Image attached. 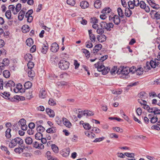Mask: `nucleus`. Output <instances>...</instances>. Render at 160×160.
I'll return each instance as SVG.
<instances>
[{"mask_svg":"<svg viewBox=\"0 0 160 160\" xmlns=\"http://www.w3.org/2000/svg\"><path fill=\"white\" fill-rule=\"evenodd\" d=\"M156 60H158L157 58L154 59V61L151 60L150 62L147 61L146 62L145 66L144 67L145 71L148 72L151 69V67L155 68L156 67H160V63L159 62H156Z\"/></svg>","mask_w":160,"mask_h":160,"instance_id":"obj_1","label":"nucleus"},{"mask_svg":"<svg viewBox=\"0 0 160 160\" xmlns=\"http://www.w3.org/2000/svg\"><path fill=\"white\" fill-rule=\"evenodd\" d=\"M129 72V67H120L118 68L116 72V73L118 74H121V77L123 78H127L129 77L128 74Z\"/></svg>","mask_w":160,"mask_h":160,"instance_id":"obj_2","label":"nucleus"},{"mask_svg":"<svg viewBox=\"0 0 160 160\" xmlns=\"http://www.w3.org/2000/svg\"><path fill=\"white\" fill-rule=\"evenodd\" d=\"M23 143V141L21 138L17 137L14 139L11 140L10 143L9 144V147L11 148H12L16 146L17 144H18L20 146L23 148V149L27 148L25 146L22 145Z\"/></svg>","mask_w":160,"mask_h":160,"instance_id":"obj_3","label":"nucleus"},{"mask_svg":"<svg viewBox=\"0 0 160 160\" xmlns=\"http://www.w3.org/2000/svg\"><path fill=\"white\" fill-rule=\"evenodd\" d=\"M70 65V63L68 62L65 60H61L58 63L59 67L63 70H67Z\"/></svg>","mask_w":160,"mask_h":160,"instance_id":"obj_4","label":"nucleus"},{"mask_svg":"<svg viewBox=\"0 0 160 160\" xmlns=\"http://www.w3.org/2000/svg\"><path fill=\"white\" fill-rule=\"evenodd\" d=\"M97 70L98 71L102 72V74L105 75L107 74L110 71V68L108 67H105L103 63L101 64L99 67L97 68Z\"/></svg>","mask_w":160,"mask_h":160,"instance_id":"obj_5","label":"nucleus"},{"mask_svg":"<svg viewBox=\"0 0 160 160\" xmlns=\"http://www.w3.org/2000/svg\"><path fill=\"white\" fill-rule=\"evenodd\" d=\"M10 63L9 60L7 58L3 59L2 62L0 63V75L2 72V71L4 69L5 66H8Z\"/></svg>","mask_w":160,"mask_h":160,"instance_id":"obj_6","label":"nucleus"},{"mask_svg":"<svg viewBox=\"0 0 160 160\" xmlns=\"http://www.w3.org/2000/svg\"><path fill=\"white\" fill-rule=\"evenodd\" d=\"M4 87L6 88H10L11 91L12 90V87H14L15 86V83L12 80H9L8 81H5L4 82Z\"/></svg>","mask_w":160,"mask_h":160,"instance_id":"obj_7","label":"nucleus"},{"mask_svg":"<svg viewBox=\"0 0 160 160\" xmlns=\"http://www.w3.org/2000/svg\"><path fill=\"white\" fill-rule=\"evenodd\" d=\"M1 95L6 99L10 101H12L14 99L13 98L10 97V94L9 92H4L3 93H0Z\"/></svg>","mask_w":160,"mask_h":160,"instance_id":"obj_8","label":"nucleus"},{"mask_svg":"<svg viewBox=\"0 0 160 160\" xmlns=\"http://www.w3.org/2000/svg\"><path fill=\"white\" fill-rule=\"evenodd\" d=\"M50 50L51 52H58L59 47L58 44L56 42L52 43L51 47Z\"/></svg>","mask_w":160,"mask_h":160,"instance_id":"obj_9","label":"nucleus"},{"mask_svg":"<svg viewBox=\"0 0 160 160\" xmlns=\"http://www.w3.org/2000/svg\"><path fill=\"white\" fill-rule=\"evenodd\" d=\"M70 151V149L69 148H67L65 149L62 150L60 151V153L63 156L67 157L69 155Z\"/></svg>","mask_w":160,"mask_h":160,"instance_id":"obj_10","label":"nucleus"},{"mask_svg":"<svg viewBox=\"0 0 160 160\" xmlns=\"http://www.w3.org/2000/svg\"><path fill=\"white\" fill-rule=\"evenodd\" d=\"M26 10V8L25 9V10H24V8H23L19 12L18 16V18L19 20L22 21V20L25 16Z\"/></svg>","mask_w":160,"mask_h":160,"instance_id":"obj_11","label":"nucleus"},{"mask_svg":"<svg viewBox=\"0 0 160 160\" xmlns=\"http://www.w3.org/2000/svg\"><path fill=\"white\" fill-rule=\"evenodd\" d=\"M48 45L47 43L45 44H43L42 46L41 52L43 54H45L47 52L48 50Z\"/></svg>","mask_w":160,"mask_h":160,"instance_id":"obj_12","label":"nucleus"},{"mask_svg":"<svg viewBox=\"0 0 160 160\" xmlns=\"http://www.w3.org/2000/svg\"><path fill=\"white\" fill-rule=\"evenodd\" d=\"M102 48V45L101 44H96L94 47L93 50V53L96 54L97 53L100 51Z\"/></svg>","mask_w":160,"mask_h":160,"instance_id":"obj_13","label":"nucleus"},{"mask_svg":"<svg viewBox=\"0 0 160 160\" xmlns=\"http://www.w3.org/2000/svg\"><path fill=\"white\" fill-rule=\"evenodd\" d=\"M46 112L47 113L49 116L50 117L53 118L55 116L54 112L52 110L49 108H47L46 109Z\"/></svg>","mask_w":160,"mask_h":160,"instance_id":"obj_14","label":"nucleus"},{"mask_svg":"<svg viewBox=\"0 0 160 160\" xmlns=\"http://www.w3.org/2000/svg\"><path fill=\"white\" fill-rule=\"evenodd\" d=\"M62 121L63 124L67 127L68 128L71 127L72 124L67 118H62Z\"/></svg>","mask_w":160,"mask_h":160,"instance_id":"obj_15","label":"nucleus"},{"mask_svg":"<svg viewBox=\"0 0 160 160\" xmlns=\"http://www.w3.org/2000/svg\"><path fill=\"white\" fill-rule=\"evenodd\" d=\"M130 9L128 8H125V16L127 17H130L132 14V12Z\"/></svg>","mask_w":160,"mask_h":160,"instance_id":"obj_16","label":"nucleus"},{"mask_svg":"<svg viewBox=\"0 0 160 160\" xmlns=\"http://www.w3.org/2000/svg\"><path fill=\"white\" fill-rule=\"evenodd\" d=\"M57 131V129L56 127H52L48 128L46 130V132L49 133H55Z\"/></svg>","mask_w":160,"mask_h":160,"instance_id":"obj_17","label":"nucleus"},{"mask_svg":"<svg viewBox=\"0 0 160 160\" xmlns=\"http://www.w3.org/2000/svg\"><path fill=\"white\" fill-rule=\"evenodd\" d=\"M22 30L23 33H27L30 31L29 27L27 25H24L22 27Z\"/></svg>","mask_w":160,"mask_h":160,"instance_id":"obj_18","label":"nucleus"},{"mask_svg":"<svg viewBox=\"0 0 160 160\" xmlns=\"http://www.w3.org/2000/svg\"><path fill=\"white\" fill-rule=\"evenodd\" d=\"M121 22V20L118 16L117 15H115L114 16V21L113 22L115 24L117 25H119Z\"/></svg>","mask_w":160,"mask_h":160,"instance_id":"obj_19","label":"nucleus"},{"mask_svg":"<svg viewBox=\"0 0 160 160\" xmlns=\"http://www.w3.org/2000/svg\"><path fill=\"white\" fill-rule=\"evenodd\" d=\"M80 6L82 8L85 9L89 6V4L88 2L86 1H83L81 2Z\"/></svg>","mask_w":160,"mask_h":160,"instance_id":"obj_20","label":"nucleus"},{"mask_svg":"<svg viewBox=\"0 0 160 160\" xmlns=\"http://www.w3.org/2000/svg\"><path fill=\"white\" fill-rule=\"evenodd\" d=\"M46 155L47 156L48 160H58L57 158L53 157L51 156V153L49 151H47Z\"/></svg>","mask_w":160,"mask_h":160,"instance_id":"obj_21","label":"nucleus"},{"mask_svg":"<svg viewBox=\"0 0 160 160\" xmlns=\"http://www.w3.org/2000/svg\"><path fill=\"white\" fill-rule=\"evenodd\" d=\"M47 96V92L46 91L42 89L40 91L39 97L42 98H45Z\"/></svg>","mask_w":160,"mask_h":160,"instance_id":"obj_22","label":"nucleus"},{"mask_svg":"<svg viewBox=\"0 0 160 160\" xmlns=\"http://www.w3.org/2000/svg\"><path fill=\"white\" fill-rule=\"evenodd\" d=\"M138 97L141 98L145 99L148 98V94L144 92H141L138 94Z\"/></svg>","mask_w":160,"mask_h":160,"instance_id":"obj_23","label":"nucleus"},{"mask_svg":"<svg viewBox=\"0 0 160 160\" xmlns=\"http://www.w3.org/2000/svg\"><path fill=\"white\" fill-rule=\"evenodd\" d=\"M102 2L101 1L97 0L95 1L94 7L97 9L100 8L101 7Z\"/></svg>","mask_w":160,"mask_h":160,"instance_id":"obj_24","label":"nucleus"},{"mask_svg":"<svg viewBox=\"0 0 160 160\" xmlns=\"http://www.w3.org/2000/svg\"><path fill=\"white\" fill-rule=\"evenodd\" d=\"M25 60L27 61H31L32 60V55L30 53L26 54L24 56Z\"/></svg>","mask_w":160,"mask_h":160,"instance_id":"obj_25","label":"nucleus"},{"mask_svg":"<svg viewBox=\"0 0 160 160\" xmlns=\"http://www.w3.org/2000/svg\"><path fill=\"white\" fill-rule=\"evenodd\" d=\"M5 15L6 17L9 20L13 19V18L11 17L12 13L10 10L7 11L5 12Z\"/></svg>","mask_w":160,"mask_h":160,"instance_id":"obj_26","label":"nucleus"},{"mask_svg":"<svg viewBox=\"0 0 160 160\" xmlns=\"http://www.w3.org/2000/svg\"><path fill=\"white\" fill-rule=\"evenodd\" d=\"M6 54V51L3 49H0V61L1 60L2 58Z\"/></svg>","mask_w":160,"mask_h":160,"instance_id":"obj_27","label":"nucleus"},{"mask_svg":"<svg viewBox=\"0 0 160 160\" xmlns=\"http://www.w3.org/2000/svg\"><path fill=\"white\" fill-rule=\"evenodd\" d=\"M28 74L29 77L33 78L35 76V73L32 69H28Z\"/></svg>","mask_w":160,"mask_h":160,"instance_id":"obj_28","label":"nucleus"},{"mask_svg":"<svg viewBox=\"0 0 160 160\" xmlns=\"http://www.w3.org/2000/svg\"><path fill=\"white\" fill-rule=\"evenodd\" d=\"M37 131L38 132H44L45 130V128L41 125H37Z\"/></svg>","mask_w":160,"mask_h":160,"instance_id":"obj_29","label":"nucleus"},{"mask_svg":"<svg viewBox=\"0 0 160 160\" xmlns=\"http://www.w3.org/2000/svg\"><path fill=\"white\" fill-rule=\"evenodd\" d=\"M27 45L29 47H31L33 43V39L31 38L27 39L26 42Z\"/></svg>","mask_w":160,"mask_h":160,"instance_id":"obj_30","label":"nucleus"},{"mask_svg":"<svg viewBox=\"0 0 160 160\" xmlns=\"http://www.w3.org/2000/svg\"><path fill=\"white\" fill-rule=\"evenodd\" d=\"M51 148L53 151L55 153H57L59 152V149L58 147L55 144H52L51 145Z\"/></svg>","mask_w":160,"mask_h":160,"instance_id":"obj_31","label":"nucleus"},{"mask_svg":"<svg viewBox=\"0 0 160 160\" xmlns=\"http://www.w3.org/2000/svg\"><path fill=\"white\" fill-rule=\"evenodd\" d=\"M106 26V29L108 31H110L111 30V28H112L113 27V24L112 22L108 23H107Z\"/></svg>","mask_w":160,"mask_h":160,"instance_id":"obj_32","label":"nucleus"},{"mask_svg":"<svg viewBox=\"0 0 160 160\" xmlns=\"http://www.w3.org/2000/svg\"><path fill=\"white\" fill-rule=\"evenodd\" d=\"M32 85V83L28 81L25 83L24 86L25 89H28L30 88Z\"/></svg>","mask_w":160,"mask_h":160,"instance_id":"obj_33","label":"nucleus"},{"mask_svg":"<svg viewBox=\"0 0 160 160\" xmlns=\"http://www.w3.org/2000/svg\"><path fill=\"white\" fill-rule=\"evenodd\" d=\"M117 11L118 16L119 17L122 18H124V15L123 14V11L121 8L119 7L118 8H117Z\"/></svg>","mask_w":160,"mask_h":160,"instance_id":"obj_34","label":"nucleus"},{"mask_svg":"<svg viewBox=\"0 0 160 160\" xmlns=\"http://www.w3.org/2000/svg\"><path fill=\"white\" fill-rule=\"evenodd\" d=\"M26 143L28 145H30L32 143V139L30 137H27L25 140Z\"/></svg>","mask_w":160,"mask_h":160,"instance_id":"obj_35","label":"nucleus"},{"mask_svg":"<svg viewBox=\"0 0 160 160\" xmlns=\"http://www.w3.org/2000/svg\"><path fill=\"white\" fill-rule=\"evenodd\" d=\"M143 72V68L142 67H139L137 69L136 74L138 75H140L142 74Z\"/></svg>","mask_w":160,"mask_h":160,"instance_id":"obj_36","label":"nucleus"},{"mask_svg":"<svg viewBox=\"0 0 160 160\" xmlns=\"http://www.w3.org/2000/svg\"><path fill=\"white\" fill-rule=\"evenodd\" d=\"M111 11V9L109 7H106L103 9L101 13L103 14L109 13Z\"/></svg>","mask_w":160,"mask_h":160,"instance_id":"obj_37","label":"nucleus"},{"mask_svg":"<svg viewBox=\"0 0 160 160\" xmlns=\"http://www.w3.org/2000/svg\"><path fill=\"white\" fill-rule=\"evenodd\" d=\"M82 52L85 54L86 57L89 58L90 56V53L89 51L86 49L83 48L82 49Z\"/></svg>","mask_w":160,"mask_h":160,"instance_id":"obj_38","label":"nucleus"},{"mask_svg":"<svg viewBox=\"0 0 160 160\" xmlns=\"http://www.w3.org/2000/svg\"><path fill=\"white\" fill-rule=\"evenodd\" d=\"M3 75L5 78H8L10 76V72L8 70H4L3 72Z\"/></svg>","mask_w":160,"mask_h":160,"instance_id":"obj_39","label":"nucleus"},{"mask_svg":"<svg viewBox=\"0 0 160 160\" xmlns=\"http://www.w3.org/2000/svg\"><path fill=\"white\" fill-rule=\"evenodd\" d=\"M133 1H129L128 2V6L129 7L128 8H130V9H134V7L135 6V5Z\"/></svg>","mask_w":160,"mask_h":160,"instance_id":"obj_40","label":"nucleus"},{"mask_svg":"<svg viewBox=\"0 0 160 160\" xmlns=\"http://www.w3.org/2000/svg\"><path fill=\"white\" fill-rule=\"evenodd\" d=\"M11 130L10 128H8L5 132V136L8 138H11V135L10 132Z\"/></svg>","mask_w":160,"mask_h":160,"instance_id":"obj_41","label":"nucleus"},{"mask_svg":"<svg viewBox=\"0 0 160 160\" xmlns=\"http://www.w3.org/2000/svg\"><path fill=\"white\" fill-rule=\"evenodd\" d=\"M8 8L9 9L8 10L12 11L14 15H16V12L15 9L14 10L15 8V6L13 5H10L8 6Z\"/></svg>","mask_w":160,"mask_h":160,"instance_id":"obj_42","label":"nucleus"},{"mask_svg":"<svg viewBox=\"0 0 160 160\" xmlns=\"http://www.w3.org/2000/svg\"><path fill=\"white\" fill-rule=\"evenodd\" d=\"M48 104L51 106H54L56 104V100L52 99L50 98L48 102Z\"/></svg>","mask_w":160,"mask_h":160,"instance_id":"obj_43","label":"nucleus"},{"mask_svg":"<svg viewBox=\"0 0 160 160\" xmlns=\"http://www.w3.org/2000/svg\"><path fill=\"white\" fill-rule=\"evenodd\" d=\"M43 136L41 132H37L35 136V138L36 139L38 140H40L41 139V137H42Z\"/></svg>","mask_w":160,"mask_h":160,"instance_id":"obj_44","label":"nucleus"},{"mask_svg":"<svg viewBox=\"0 0 160 160\" xmlns=\"http://www.w3.org/2000/svg\"><path fill=\"white\" fill-rule=\"evenodd\" d=\"M26 121V120L23 118L20 120L18 122V124L19 126H22L23 125H25Z\"/></svg>","mask_w":160,"mask_h":160,"instance_id":"obj_45","label":"nucleus"},{"mask_svg":"<svg viewBox=\"0 0 160 160\" xmlns=\"http://www.w3.org/2000/svg\"><path fill=\"white\" fill-rule=\"evenodd\" d=\"M21 4L20 3H18L16 6V7L15 8L16 10V14H17L20 11L21 8Z\"/></svg>","mask_w":160,"mask_h":160,"instance_id":"obj_46","label":"nucleus"},{"mask_svg":"<svg viewBox=\"0 0 160 160\" xmlns=\"http://www.w3.org/2000/svg\"><path fill=\"white\" fill-rule=\"evenodd\" d=\"M83 127L86 130H88L91 128V127L90 125L88 123H84L83 124Z\"/></svg>","mask_w":160,"mask_h":160,"instance_id":"obj_47","label":"nucleus"},{"mask_svg":"<svg viewBox=\"0 0 160 160\" xmlns=\"http://www.w3.org/2000/svg\"><path fill=\"white\" fill-rule=\"evenodd\" d=\"M117 69V66H114L113 67L111 70H110L109 71L111 74L113 75V74H115Z\"/></svg>","mask_w":160,"mask_h":160,"instance_id":"obj_48","label":"nucleus"},{"mask_svg":"<svg viewBox=\"0 0 160 160\" xmlns=\"http://www.w3.org/2000/svg\"><path fill=\"white\" fill-rule=\"evenodd\" d=\"M138 102L141 105H143L142 108L144 109H146L148 111L149 106L147 105V103H142L141 101H139V99L138 100Z\"/></svg>","mask_w":160,"mask_h":160,"instance_id":"obj_49","label":"nucleus"},{"mask_svg":"<svg viewBox=\"0 0 160 160\" xmlns=\"http://www.w3.org/2000/svg\"><path fill=\"white\" fill-rule=\"evenodd\" d=\"M23 148H22L20 147L16 148L14 150V151L17 153H20L22 152L23 150Z\"/></svg>","mask_w":160,"mask_h":160,"instance_id":"obj_50","label":"nucleus"},{"mask_svg":"<svg viewBox=\"0 0 160 160\" xmlns=\"http://www.w3.org/2000/svg\"><path fill=\"white\" fill-rule=\"evenodd\" d=\"M28 69H31L34 66V63L33 62H31V61H28Z\"/></svg>","mask_w":160,"mask_h":160,"instance_id":"obj_51","label":"nucleus"},{"mask_svg":"<svg viewBox=\"0 0 160 160\" xmlns=\"http://www.w3.org/2000/svg\"><path fill=\"white\" fill-rule=\"evenodd\" d=\"M1 149L2 151H4L6 152V154L9 155L10 154V152L8 149V148L7 147L2 145L1 146Z\"/></svg>","mask_w":160,"mask_h":160,"instance_id":"obj_52","label":"nucleus"},{"mask_svg":"<svg viewBox=\"0 0 160 160\" xmlns=\"http://www.w3.org/2000/svg\"><path fill=\"white\" fill-rule=\"evenodd\" d=\"M158 120V119L157 117L153 116L151 118L150 121L151 123H154L157 122Z\"/></svg>","mask_w":160,"mask_h":160,"instance_id":"obj_53","label":"nucleus"},{"mask_svg":"<svg viewBox=\"0 0 160 160\" xmlns=\"http://www.w3.org/2000/svg\"><path fill=\"white\" fill-rule=\"evenodd\" d=\"M129 72L132 73V74H133L135 72H136L137 68L135 67L132 66L130 68H129Z\"/></svg>","mask_w":160,"mask_h":160,"instance_id":"obj_54","label":"nucleus"},{"mask_svg":"<svg viewBox=\"0 0 160 160\" xmlns=\"http://www.w3.org/2000/svg\"><path fill=\"white\" fill-rule=\"evenodd\" d=\"M67 3L68 5L73 6L75 4V1L74 0H67Z\"/></svg>","mask_w":160,"mask_h":160,"instance_id":"obj_55","label":"nucleus"},{"mask_svg":"<svg viewBox=\"0 0 160 160\" xmlns=\"http://www.w3.org/2000/svg\"><path fill=\"white\" fill-rule=\"evenodd\" d=\"M92 131L94 132L97 133H99L100 132L101 130L98 128L96 127H92Z\"/></svg>","mask_w":160,"mask_h":160,"instance_id":"obj_56","label":"nucleus"},{"mask_svg":"<svg viewBox=\"0 0 160 160\" xmlns=\"http://www.w3.org/2000/svg\"><path fill=\"white\" fill-rule=\"evenodd\" d=\"M26 97L27 99H30L33 97L32 92H29L27 93L26 94Z\"/></svg>","mask_w":160,"mask_h":160,"instance_id":"obj_57","label":"nucleus"},{"mask_svg":"<svg viewBox=\"0 0 160 160\" xmlns=\"http://www.w3.org/2000/svg\"><path fill=\"white\" fill-rule=\"evenodd\" d=\"M86 47L88 48H91L93 47V44L91 42L88 41L85 43Z\"/></svg>","mask_w":160,"mask_h":160,"instance_id":"obj_58","label":"nucleus"},{"mask_svg":"<svg viewBox=\"0 0 160 160\" xmlns=\"http://www.w3.org/2000/svg\"><path fill=\"white\" fill-rule=\"evenodd\" d=\"M89 38L92 42H94L96 40V38L95 35L93 34H91L89 36Z\"/></svg>","mask_w":160,"mask_h":160,"instance_id":"obj_59","label":"nucleus"},{"mask_svg":"<svg viewBox=\"0 0 160 160\" xmlns=\"http://www.w3.org/2000/svg\"><path fill=\"white\" fill-rule=\"evenodd\" d=\"M91 22L94 24H96L98 22V20L96 17L92 18L91 19Z\"/></svg>","mask_w":160,"mask_h":160,"instance_id":"obj_60","label":"nucleus"},{"mask_svg":"<svg viewBox=\"0 0 160 160\" xmlns=\"http://www.w3.org/2000/svg\"><path fill=\"white\" fill-rule=\"evenodd\" d=\"M107 23H106L105 22H102L100 23V26L101 28L103 29H106V25H107Z\"/></svg>","mask_w":160,"mask_h":160,"instance_id":"obj_61","label":"nucleus"},{"mask_svg":"<svg viewBox=\"0 0 160 160\" xmlns=\"http://www.w3.org/2000/svg\"><path fill=\"white\" fill-rule=\"evenodd\" d=\"M104 138H105L103 137H102L100 138H96L93 141V142H100L102 141Z\"/></svg>","mask_w":160,"mask_h":160,"instance_id":"obj_62","label":"nucleus"},{"mask_svg":"<svg viewBox=\"0 0 160 160\" xmlns=\"http://www.w3.org/2000/svg\"><path fill=\"white\" fill-rule=\"evenodd\" d=\"M139 5L141 8L143 9L146 6V4L144 1H141L140 2Z\"/></svg>","mask_w":160,"mask_h":160,"instance_id":"obj_63","label":"nucleus"},{"mask_svg":"<svg viewBox=\"0 0 160 160\" xmlns=\"http://www.w3.org/2000/svg\"><path fill=\"white\" fill-rule=\"evenodd\" d=\"M103 29H104L101 28H98L97 30V32L98 34H102L104 33V31Z\"/></svg>","mask_w":160,"mask_h":160,"instance_id":"obj_64","label":"nucleus"}]
</instances>
